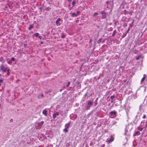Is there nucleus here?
<instances>
[{
  "instance_id": "20",
  "label": "nucleus",
  "mask_w": 147,
  "mask_h": 147,
  "mask_svg": "<svg viewBox=\"0 0 147 147\" xmlns=\"http://www.w3.org/2000/svg\"><path fill=\"white\" fill-rule=\"evenodd\" d=\"M38 35L39 34L38 33H36L34 34V35L36 36H38Z\"/></svg>"
},
{
  "instance_id": "40",
  "label": "nucleus",
  "mask_w": 147,
  "mask_h": 147,
  "mask_svg": "<svg viewBox=\"0 0 147 147\" xmlns=\"http://www.w3.org/2000/svg\"><path fill=\"white\" fill-rule=\"evenodd\" d=\"M10 121H11L12 122L13 121V119H11L10 120Z\"/></svg>"
},
{
  "instance_id": "38",
  "label": "nucleus",
  "mask_w": 147,
  "mask_h": 147,
  "mask_svg": "<svg viewBox=\"0 0 147 147\" xmlns=\"http://www.w3.org/2000/svg\"><path fill=\"white\" fill-rule=\"evenodd\" d=\"M92 42V39H90V43H91Z\"/></svg>"
},
{
  "instance_id": "2",
  "label": "nucleus",
  "mask_w": 147,
  "mask_h": 147,
  "mask_svg": "<svg viewBox=\"0 0 147 147\" xmlns=\"http://www.w3.org/2000/svg\"><path fill=\"white\" fill-rule=\"evenodd\" d=\"M93 105V103L91 101H88V105L87 106V108L89 109L90 107V106Z\"/></svg>"
},
{
  "instance_id": "23",
  "label": "nucleus",
  "mask_w": 147,
  "mask_h": 147,
  "mask_svg": "<svg viewBox=\"0 0 147 147\" xmlns=\"http://www.w3.org/2000/svg\"><path fill=\"white\" fill-rule=\"evenodd\" d=\"M98 14V13L97 12H95L94 14V16H96Z\"/></svg>"
},
{
  "instance_id": "37",
  "label": "nucleus",
  "mask_w": 147,
  "mask_h": 147,
  "mask_svg": "<svg viewBox=\"0 0 147 147\" xmlns=\"http://www.w3.org/2000/svg\"><path fill=\"white\" fill-rule=\"evenodd\" d=\"M127 131V130H125V135H126V132Z\"/></svg>"
},
{
  "instance_id": "15",
  "label": "nucleus",
  "mask_w": 147,
  "mask_h": 147,
  "mask_svg": "<svg viewBox=\"0 0 147 147\" xmlns=\"http://www.w3.org/2000/svg\"><path fill=\"white\" fill-rule=\"evenodd\" d=\"M63 131L64 132H67L68 131V128H65V129H63Z\"/></svg>"
},
{
  "instance_id": "45",
  "label": "nucleus",
  "mask_w": 147,
  "mask_h": 147,
  "mask_svg": "<svg viewBox=\"0 0 147 147\" xmlns=\"http://www.w3.org/2000/svg\"><path fill=\"white\" fill-rule=\"evenodd\" d=\"M1 85V84L0 83V86Z\"/></svg>"
},
{
  "instance_id": "43",
  "label": "nucleus",
  "mask_w": 147,
  "mask_h": 147,
  "mask_svg": "<svg viewBox=\"0 0 147 147\" xmlns=\"http://www.w3.org/2000/svg\"><path fill=\"white\" fill-rule=\"evenodd\" d=\"M87 95V94H85V96H86Z\"/></svg>"
},
{
  "instance_id": "31",
  "label": "nucleus",
  "mask_w": 147,
  "mask_h": 147,
  "mask_svg": "<svg viewBox=\"0 0 147 147\" xmlns=\"http://www.w3.org/2000/svg\"><path fill=\"white\" fill-rule=\"evenodd\" d=\"M14 60H15V59H14V57L11 58V61H14Z\"/></svg>"
},
{
  "instance_id": "24",
  "label": "nucleus",
  "mask_w": 147,
  "mask_h": 147,
  "mask_svg": "<svg viewBox=\"0 0 147 147\" xmlns=\"http://www.w3.org/2000/svg\"><path fill=\"white\" fill-rule=\"evenodd\" d=\"M70 84V82H68L67 84L66 85L67 87H68L69 85Z\"/></svg>"
},
{
  "instance_id": "30",
  "label": "nucleus",
  "mask_w": 147,
  "mask_h": 147,
  "mask_svg": "<svg viewBox=\"0 0 147 147\" xmlns=\"http://www.w3.org/2000/svg\"><path fill=\"white\" fill-rule=\"evenodd\" d=\"M51 91V90H49L48 91L45 92V94H47L48 93H49V92H50Z\"/></svg>"
},
{
  "instance_id": "4",
  "label": "nucleus",
  "mask_w": 147,
  "mask_h": 147,
  "mask_svg": "<svg viewBox=\"0 0 147 147\" xmlns=\"http://www.w3.org/2000/svg\"><path fill=\"white\" fill-rule=\"evenodd\" d=\"M61 20V19L60 18H58L56 21V24L57 26H59L60 25V23L59 22Z\"/></svg>"
},
{
  "instance_id": "12",
  "label": "nucleus",
  "mask_w": 147,
  "mask_h": 147,
  "mask_svg": "<svg viewBox=\"0 0 147 147\" xmlns=\"http://www.w3.org/2000/svg\"><path fill=\"white\" fill-rule=\"evenodd\" d=\"M71 16L72 17H76L77 16V14H76L75 13H72Z\"/></svg>"
},
{
  "instance_id": "33",
  "label": "nucleus",
  "mask_w": 147,
  "mask_h": 147,
  "mask_svg": "<svg viewBox=\"0 0 147 147\" xmlns=\"http://www.w3.org/2000/svg\"><path fill=\"white\" fill-rule=\"evenodd\" d=\"M106 3L107 5H108L110 3V2L109 1H107L106 2Z\"/></svg>"
},
{
  "instance_id": "42",
  "label": "nucleus",
  "mask_w": 147,
  "mask_h": 147,
  "mask_svg": "<svg viewBox=\"0 0 147 147\" xmlns=\"http://www.w3.org/2000/svg\"><path fill=\"white\" fill-rule=\"evenodd\" d=\"M68 1H71L72 0H68Z\"/></svg>"
},
{
  "instance_id": "11",
  "label": "nucleus",
  "mask_w": 147,
  "mask_h": 147,
  "mask_svg": "<svg viewBox=\"0 0 147 147\" xmlns=\"http://www.w3.org/2000/svg\"><path fill=\"white\" fill-rule=\"evenodd\" d=\"M69 125L70 123H68L66 124L65 125V128H68L69 127Z\"/></svg>"
},
{
  "instance_id": "14",
  "label": "nucleus",
  "mask_w": 147,
  "mask_h": 147,
  "mask_svg": "<svg viewBox=\"0 0 147 147\" xmlns=\"http://www.w3.org/2000/svg\"><path fill=\"white\" fill-rule=\"evenodd\" d=\"M33 28V26L32 25H30L29 28V30H30L31 29Z\"/></svg>"
},
{
  "instance_id": "5",
  "label": "nucleus",
  "mask_w": 147,
  "mask_h": 147,
  "mask_svg": "<svg viewBox=\"0 0 147 147\" xmlns=\"http://www.w3.org/2000/svg\"><path fill=\"white\" fill-rule=\"evenodd\" d=\"M110 113L111 116H112L113 115L115 117L116 116V112L115 111H111L110 112Z\"/></svg>"
},
{
  "instance_id": "25",
  "label": "nucleus",
  "mask_w": 147,
  "mask_h": 147,
  "mask_svg": "<svg viewBox=\"0 0 147 147\" xmlns=\"http://www.w3.org/2000/svg\"><path fill=\"white\" fill-rule=\"evenodd\" d=\"M80 11H77V13L76 14H77V16L80 14Z\"/></svg>"
},
{
  "instance_id": "10",
  "label": "nucleus",
  "mask_w": 147,
  "mask_h": 147,
  "mask_svg": "<svg viewBox=\"0 0 147 147\" xmlns=\"http://www.w3.org/2000/svg\"><path fill=\"white\" fill-rule=\"evenodd\" d=\"M44 122L43 121H42L40 122H39L38 125L39 127H40L43 124Z\"/></svg>"
},
{
  "instance_id": "18",
  "label": "nucleus",
  "mask_w": 147,
  "mask_h": 147,
  "mask_svg": "<svg viewBox=\"0 0 147 147\" xmlns=\"http://www.w3.org/2000/svg\"><path fill=\"white\" fill-rule=\"evenodd\" d=\"M102 39V38H100L97 41V43H100V42H101V41Z\"/></svg>"
},
{
  "instance_id": "36",
  "label": "nucleus",
  "mask_w": 147,
  "mask_h": 147,
  "mask_svg": "<svg viewBox=\"0 0 147 147\" xmlns=\"http://www.w3.org/2000/svg\"><path fill=\"white\" fill-rule=\"evenodd\" d=\"M38 38L40 39H41L42 38V36H38Z\"/></svg>"
},
{
  "instance_id": "44",
  "label": "nucleus",
  "mask_w": 147,
  "mask_h": 147,
  "mask_svg": "<svg viewBox=\"0 0 147 147\" xmlns=\"http://www.w3.org/2000/svg\"><path fill=\"white\" fill-rule=\"evenodd\" d=\"M61 91V90H60V91Z\"/></svg>"
},
{
  "instance_id": "7",
  "label": "nucleus",
  "mask_w": 147,
  "mask_h": 147,
  "mask_svg": "<svg viewBox=\"0 0 147 147\" xmlns=\"http://www.w3.org/2000/svg\"><path fill=\"white\" fill-rule=\"evenodd\" d=\"M44 97V96L42 94H39L37 96L38 98L40 99H42Z\"/></svg>"
},
{
  "instance_id": "29",
  "label": "nucleus",
  "mask_w": 147,
  "mask_h": 147,
  "mask_svg": "<svg viewBox=\"0 0 147 147\" xmlns=\"http://www.w3.org/2000/svg\"><path fill=\"white\" fill-rule=\"evenodd\" d=\"M4 60L3 58L1 57L0 58V61H2Z\"/></svg>"
},
{
  "instance_id": "19",
  "label": "nucleus",
  "mask_w": 147,
  "mask_h": 147,
  "mask_svg": "<svg viewBox=\"0 0 147 147\" xmlns=\"http://www.w3.org/2000/svg\"><path fill=\"white\" fill-rule=\"evenodd\" d=\"M141 56H137L136 57V59L137 60H138L140 59V57Z\"/></svg>"
},
{
  "instance_id": "21",
  "label": "nucleus",
  "mask_w": 147,
  "mask_h": 147,
  "mask_svg": "<svg viewBox=\"0 0 147 147\" xmlns=\"http://www.w3.org/2000/svg\"><path fill=\"white\" fill-rule=\"evenodd\" d=\"M53 119H55L56 118V116L55 115V114L53 115Z\"/></svg>"
},
{
  "instance_id": "3",
  "label": "nucleus",
  "mask_w": 147,
  "mask_h": 147,
  "mask_svg": "<svg viewBox=\"0 0 147 147\" xmlns=\"http://www.w3.org/2000/svg\"><path fill=\"white\" fill-rule=\"evenodd\" d=\"M114 140V138L112 136L111 137L110 139H107V142L108 143H110L111 142L113 141Z\"/></svg>"
},
{
  "instance_id": "17",
  "label": "nucleus",
  "mask_w": 147,
  "mask_h": 147,
  "mask_svg": "<svg viewBox=\"0 0 147 147\" xmlns=\"http://www.w3.org/2000/svg\"><path fill=\"white\" fill-rule=\"evenodd\" d=\"M76 0H74L73 1V2L72 3V4L73 5V7H74V4L76 3Z\"/></svg>"
},
{
  "instance_id": "22",
  "label": "nucleus",
  "mask_w": 147,
  "mask_h": 147,
  "mask_svg": "<svg viewBox=\"0 0 147 147\" xmlns=\"http://www.w3.org/2000/svg\"><path fill=\"white\" fill-rule=\"evenodd\" d=\"M55 114V115L56 116H58L59 115V113L58 112H57L56 113H54Z\"/></svg>"
},
{
  "instance_id": "6",
  "label": "nucleus",
  "mask_w": 147,
  "mask_h": 147,
  "mask_svg": "<svg viewBox=\"0 0 147 147\" xmlns=\"http://www.w3.org/2000/svg\"><path fill=\"white\" fill-rule=\"evenodd\" d=\"M101 14L102 15V18H105L106 17V13L105 12H103V11H101Z\"/></svg>"
},
{
  "instance_id": "32",
  "label": "nucleus",
  "mask_w": 147,
  "mask_h": 147,
  "mask_svg": "<svg viewBox=\"0 0 147 147\" xmlns=\"http://www.w3.org/2000/svg\"><path fill=\"white\" fill-rule=\"evenodd\" d=\"M146 118V115H144L143 117V119H145Z\"/></svg>"
},
{
  "instance_id": "41",
  "label": "nucleus",
  "mask_w": 147,
  "mask_h": 147,
  "mask_svg": "<svg viewBox=\"0 0 147 147\" xmlns=\"http://www.w3.org/2000/svg\"><path fill=\"white\" fill-rule=\"evenodd\" d=\"M43 43V42H41V44H42Z\"/></svg>"
},
{
  "instance_id": "35",
  "label": "nucleus",
  "mask_w": 147,
  "mask_h": 147,
  "mask_svg": "<svg viewBox=\"0 0 147 147\" xmlns=\"http://www.w3.org/2000/svg\"><path fill=\"white\" fill-rule=\"evenodd\" d=\"M143 129V128H141L140 129L139 128L138 129L140 130V131H142Z\"/></svg>"
},
{
  "instance_id": "39",
  "label": "nucleus",
  "mask_w": 147,
  "mask_h": 147,
  "mask_svg": "<svg viewBox=\"0 0 147 147\" xmlns=\"http://www.w3.org/2000/svg\"><path fill=\"white\" fill-rule=\"evenodd\" d=\"M125 26H127V24H125L124 25Z\"/></svg>"
},
{
  "instance_id": "16",
  "label": "nucleus",
  "mask_w": 147,
  "mask_h": 147,
  "mask_svg": "<svg viewBox=\"0 0 147 147\" xmlns=\"http://www.w3.org/2000/svg\"><path fill=\"white\" fill-rule=\"evenodd\" d=\"M140 134V132L139 131H138L136 132V133H135V135H139Z\"/></svg>"
},
{
  "instance_id": "8",
  "label": "nucleus",
  "mask_w": 147,
  "mask_h": 147,
  "mask_svg": "<svg viewBox=\"0 0 147 147\" xmlns=\"http://www.w3.org/2000/svg\"><path fill=\"white\" fill-rule=\"evenodd\" d=\"M47 111L46 109H44L42 113L45 116H47Z\"/></svg>"
},
{
  "instance_id": "9",
  "label": "nucleus",
  "mask_w": 147,
  "mask_h": 147,
  "mask_svg": "<svg viewBox=\"0 0 147 147\" xmlns=\"http://www.w3.org/2000/svg\"><path fill=\"white\" fill-rule=\"evenodd\" d=\"M146 75L145 74H144V77L142 78L141 80V83H142V82H143L145 80V77H146Z\"/></svg>"
},
{
  "instance_id": "27",
  "label": "nucleus",
  "mask_w": 147,
  "mask_h": 147,
  "mask_svg": "<svg viewBox=\"0 0 147 147\" xmlns=\"http://www.w3.org/2000/svg\"><path fill=\"white\" fill-rule=\"evenodd\" d=\"M7 74L8 75H9L10 74V72H9V69H7Z\"/></svg>"
},
{
  "instance_id": "13",
  "label": "nucleus",
  "mask_w": 147,
  "mask_h": 147,
  "mask_svg": "<svg viewBox=\"0 0 147 147\" xmlns=\"http://www.w3.org/2000/svg\"><path fill=\"white\" fill-rule=\"evenodd\" d=\"M116 32V30H115L113 31V32L112 34V36H114L115 35Z\"/></svg>"
},
{
  "instance_id": "34",
  "label": "nucleus",
  "mask_w": 147,
  "mask_h": 147,
  "mask_svg": "<svg viewBox=\"0 0 147 147\" xmlns=\"http://www.w3.org/2000/svg\"><path fill=\"white\" fill-rule=\"evenodd\" d=\"M3 82V80L2 79L0 80V83H2Z\"/></svg>"
},
{
  "instance_id": "1",
  "label": "nucleus",
  "mask_w": 147,
  "mask_h": 147,
  "mask_svg": "<svg viewBox=\"0 0 147 147\" xmlns=\"http://www.w3.org/2000/svg\"><path fill=\"white\" fill-rule=\"evenodd\" d=\"M0 69L3 72H5L7 69V67H5L4 65H1L0 67Z\"/></svg>"
},
{
  "instance_id": "28",
  "label": "nucleus",
  "mask_w": 147,
  "mask_h": 147,
  "mask_svg": "<svg viewBox=\"0 0 147 147\" xmlns=\"http://www.w3.org/2000/svg\"><path fill=\"white\" fill-rule=\"evenodd\" d=\"M12 63V61L11 60H9L8 61V63L9 64L11 63Z\"/></svg>"
},
{
  "instance_id": "26",
  "label": "nucleus",
  "mask_w": 147,
  "mask_h": 147,
  "mask_svg": "<svg viewBox=\"0 0 147 147\" xmlns=\"http://www.w3.org/2000/svg\"><path fill=\"white\" fill-rule=\"evenodd\" d=\"M115 97V96H114V95H112L111 96V99H112V100H113V99Z\"/></svg>"
}]
</instances>
